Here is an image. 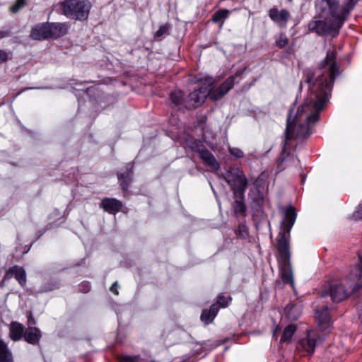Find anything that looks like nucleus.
I'll return each instance as SVG.
<instances>
[{"label": "nucleus", "instance_id": "nucleus-18", "mask_svg": "<svg viewBox=\"0 0 362 362\" xmlns=\"http://www.w3.org/2000/svg\"><path fill=\"white\" fill-rule=\"evenodd\" d=\"M200 158L207 163L212 170H218L219 165L218 162L216 160L214 156L209 152L207 150H202L199 152Z\"/></svg>", "mask_w": 362, "mask_h": 362}, {"label": "nucleus", "instance_id": "nucleus-4", "mask_svg": "<svg viewBox=\"0 0 362 362\" xmlns=\"http://www.w3.org/2000/svg\"><path fill=\"white\" fill-rule=\"evenodd\" d=\"M234 77H230L217 90L209 91L207 88H202L194 90L189 95L186 104L189 107H196L200 105L205 100L207 95L214 100L222 98L233 86Z\"/></svg>", "mask_w": 362, "mask_h": 362}, {"label": "nucleus", "instance_id": "nucleus-10", "mask_svg": "<svg viewBox=\"0 0 362 362\" xmlns=\"http://www.w3.org/2000/svg\"><path fill=\"white\" fill-rule=\"evenodd\" d=\"M321 341L318 333L315 331H310L308 333L307 337L302 340L300 346L309 355L313 354L315 346L317 341Z\"/></svg>", "mask_w": 362, "mask_h": 362}, {"label": "nucleus", "instance_id": "nucleus-32", "mask_svg": "<svg viewBox=\"0 0 362 362\" xmlns=\"http://www.w3.org/2000/svg\"><path fill=\"white\" fill-rule=\"evenodd\" d=\"M117 286V282H115L112 286L110 287V291L114 293L115 295H118V291L115 288V287Z\"/></svg>", "mask_w": 362, "mask_h": 362}, {"label": "nucleus", "instance_id": "nucleus-19", "mask_svg": "<svg viewBox=\"0 0 362 362\" xmlns=\"http://www.w3.org/2000/svg\"><path fill=\"white\" fill-rule=\"evenodd\" d=\"M218 311V307L216 305L211 306L209 310H204L201 315V320L206 324L211 323L215 318Z\"/></svg>", "mask_w": 362, "mask_h": 362}, {"label": "nucleus", "instance_id": "nucleus-12", "mask_svg": "<svg viewBox=\"0 0 362 362\" xmlns=\"http://www.w3.org/2000/svg\"><path fill=\"white\" fill-rule=\"evenodd\" d=\"M269 15L274 22L280 25H285L290 18L289 12L284 9L273 8L270 9Z\"/></svg>", "mask_w": 362, "mask_h": 362}, {"label": "nucleus", "instance_id": "nucleus-35", "mask_svg": "<svg viewBox=\"0 0 362 362\" xmlns=\"http://www.w3.org/2000/svg\"><path fill=\"white\" fill-rule=\"evenodd\" d=\"M317 9L319 11L320 10L321 13H323L325 12V11L324 9H322V6L320 5H317Z\"/></svg>", "mask_w": 362, "mask_h": 362}, {"label": "nucleus", "instance_id": "nucleus-2", "mask_svg": "<svg viewBox=\"0 0 362 362\" xmlns=\"http://www.w3.org/2000/svg\"><path fill=\"white\" fill-rule=\"evenodd\" d=\"M296 219L295 209L289 206L286 209L285 217L281 222V231L278 239V250L281 256L280 274L282 280L293 285V272L289 261L288 238L289 233Z\"/></svg>", "mask_w": 362, "mask_h": 362}, {"label": "nucleus", "instance_id": "nucleus-37", "mask_svg": "<svg viewBox=\"0 0 362 362\" xmlns=\"http://www.w3.org/2000/svg\"><path fill=\"white\" fill-rule=\"evenodd\" d=\"M360 317L361 318V320H362V313H361V315Z\"/></svg>", "mask_w": 362, "mask_h": 362}, {"label": "nucleus", "instance_id": "nucleus-36", "mask_svg": "<svg viewBox=\"0 0 362 362\" xmlns=\"http://www.w3.org/2000/svg\"><path fill=\"white\" fill-rule=\"evenodd\" d=\"M358 209L361 211V213L362 214V204L359 205Z\"/></svg>", "mask_w": 362, "mask_h": 362}, {"label": "nucleus", "instance_id": "nucleus-23", "mask_svg": "<svg viewBox=\"0 0 362 362\" xmlns=\"http://www.w3.org/2000/svg\"><path fill=\"white\" fill-rule=\"evenodd\" d=\"M229 11L226 9H222L216 12L213 16V21L215 23L223 22L228 16Z\"/></svg>", "mask_w": 362, "mask_h": 362}, {"label": "nucleus", "instance_id": "nucleus-27", "mask_svg": "<svg viewBox=\"0 0 362 362\" xmlns=\"http://www.w3.org/2000/svg\"><path fill=\"white\" fill-rule=\"evenodd\" d=\"M229 151L230 154L234 156L235 158H241L243 156V152L238 148L230 147Z\"/></svg>", "mask_w": 362, "mask_h": 362}, {"label": "nucleus", "instance_id": "nucleus-9", "mask_svg": "<svg viewBox=\"0 0 362 362\" xmlns=\"http://www.w3.org/2000/svg\"><path fill=\"white\" fill-rule=\"evenodd\" d=\"M315 318L322 332H329L331 327V318L327 306L316 309Z\"/></svg>", "mask_w": 362, "mask_h": 362}, {"label": "nucleus", "instance_id": "nucleus-8", "mask_svg": "<svg viewBox=\"0 0 362 362\" xmlns=\"http://www.w3.org/2000/svg\"><path fill=\"white\" fill-rule=\"evenodd\" d=\"M226 180L235 192L243 193L246 188L247 181L245 176L240 172L228 174L226 177Z\"/></svg>", "mask_w": 362, "mask_h": 362}, {"label": "nucleus", "instance_id": "nucleus-33", "mask_svg": "<svg viewBox=\"0 0 362 362\" xmlns=\"http://www.w3.org/2000/svg\"><path fill=\"white\" fill-rule=\"evenodd\" d=\"M280 333V329L277 327L274 330V336L275 337H276L277 334H279Z\"/></svg>", "mask_w": 362, "mask_h": 362}, {"label": "nucleus", "instance_id": "nucleus-1", "mask_svg": "<svg viewBox=\"0 0 362 362\" xmlns=\"http://www.w3.org/2000/svg\"><path fill=\"white\" fill-rule=\"evenodd\" d=\"M320 66H327L329 76L316 74L314 79L308 81L312 84L311 90L315 94V100L305 101L296 111H291L286 127V137L291 139L295 135L304 136L309 133V125L315 122L324 105L329 100L332 91V85L338 71L335 53L329 51Z\"/></svg>", "mask_w": 362, "mask_h": 362}, {"label": "nucleus", "instance_id": "nucleus-22", "mask_svg": "<svg viewBox=\"0 0 362 362\" xmlns=\"http://www.w3.org/2000/svg\"><path fill=\"white\" fill-rule=\"evenodd\" d=\"M295 332H296V327L294 325H290L287 326L284 329V330L281 334L280 342L281 343L289 342Z\"/></svg>", "mask_w": 362, "mask_h": 362}, {"label": "nucleus", "instance_id": "nucleus-5", "mask_svg": "<svg viewBox=\"0 0 362 362\" xmlns=\"http://www.w3.org/2000/svg\"><path fill=\"white\" fill-rule=\"evenodd\" d=\"M91 7L89 0H64L61 4L62 13L68 18L77 21L86 20Z\"/></svg>", "mask_w": 362, "mask_h": 362}, {"label": "nucleus", "instance_id": "nucleus-6", "mask_svg": "<svg viewBox=\"0 0 362 362\" xmlns=\"http://www.w3.org/2000/svg\"><path fill=\"white\" fill-rule=\"evenodd\" d=\"M349 294L343 282L339 280L332 281L322 291V296L329 295L333 301L339 302L344 300Z\"/></svg>", "mask_w": 362, "mask_h": 362}, {"label": "nucleus", "instance_id": "nucleus-21", "mask_svg": "<svg viewBox=\"0 0 362 362\" xmlns=\"http://www.w3.org/2000/svg\"><path fill=\"white\" fill-rule=\"evenodd\" d=\"M0 362H13L12 354L6 344L0 339Z\"/></svg>", "mask_w": 362, "mask_h": 362}, {"label": "nucleus", "instance_id": "nucleus-13", "mask_svg": "<svg viewBox=\"0 0 362 362\" xmlns=\"http://www.w3.org/2000/svg\"><path fill=\"white\" fill-rule=\"evenodd\" d=\"M13 274H15V277L20 284L23 286L25 284L26 274L25 270L23 268L19 267L18 266H14L11 267L6 273L4 279H11Z\"/></svg>", "mask_w": 362, "mask_h": 362}, {"label": "nucleus", "instance_id": "nucleus-24", "mask_svg": "<svg viewBox=\"0 0 362 362\" xmlns=\"http://www.w3.org/2000/svg\"><path fill=\"white\" fill-rule=\"evenodd\" d=\"M170 100L175 105L181 104L184 101L182 92L181 90H175L170 94Z\"/></svg>", "mask_w": 362, "mask_h": 362}, {"label": "nucleus", "instance_id": "nucleus-28", "mask_svg": "<svg viewBox=\"0 0 362 362\" xmlns=\"http://www.w3.org/2000/svg\"><path fill=\"white\" fill-rule=\"evenodd\" d=\"M138 361L137 356H122L119 358L120 362H137Z\"/></svg>", "mask_w": 362, "mask_h": 362}, {"label": "nucleus", "instance_id": "nucleus-15", "mask_svg": "<svg viewBox=\"0 0 362 362\" xmlns=\"http://www.w3.org/2000/svg\"><path fill=\"white\" fill-rule=\"evenodd\" d=\"M101 206L104 209L105 211L110 213H113L120 210L122 204L120 202L115 199L107 198L102 201Z\"/></svg>", "mask_w": 362, "mask_h": 362}, {"label": "nucleus", "instance_id": "nucleus-25", "mask_svg": "<svg viewBox=\"0 0 362 362\" xmlns=\"http://www.w3.org/2000/svg\"><path fill=\"white\" fill-rule=\"evenodd\" d=\"M25 5V0H16V3L11 6L10 11L12 13H17Z\"/></svg>", "mask_w": 362, "mask_h": 362}, {"label": "nucleus", "instance_id": "nucleus-7", "mask_svg": "<svg viewBox=\"0 0 362 362\" xmlns=\"http://www.w3.org/2000/svg\"><path fill=\"white\" fill-rule=\"evenodd\" d=\"M349 287L352 291H356L362 287V262L358 263L351 270L348 276Z\"/></svg>", "mask_w": 362, "mask_h": 362}, {"label": "nucleus", "instance_id": "nucleus-3", "mask_svg": "<svg viewBox=\"0 0 362 362\" xmlns=\"http://www.w3.org/2000/svg\"><path fill=\"white\" fill-rule=\"evenodd\" d=\"M358 0H345L342 8H339V4L334 0L333 5L326 4L329 7V13L325 15V21L316 22V32L321 34L335 35L342 26L349 11L354 8Z\"/></svg>", "mask_w": 362, "mask_h": 362}, {"label": "nucleus", "instance_id": "nucleus-34", "mask_svg": "<svg viewBox=\"0 0 362 362\" xmlns=\"http://www.w3.org/2000/svg\"><path fill=\"white\" fill-rule=\"evenodd\" d=\"M323 2H325L326 4H331V5H333L334 3V0H322Z\"/></svg>", "mask_w": 362, "mask_h": 362}, {"label": "nucleus", "instance_id": "nucleus-20", "mask_svg": "<svg viewBox=\"0 0 362 362\" xmlns=\"http://www.w3.org/2000/svg\"><path fill=\"white\" fill-rule=\"evenodd\" d=\"M23 327L18 322H13L10 327V337L13 341H18L23 336Z\"/></svg>", "mask_w": 362, "mask_h": 362}, {"label": "nucleus", "instance_id": "nucleus-11", "mask_svg": "<svg viewBox=\"0 0 362 362\" xmlns=\"http://www.w3.org/2000/svg\"><path fill=\"white\" fill-rule=\"evenodd\" d=\"M30 36L35 40H42L49 37V23H40L30 30Z\"/></svg>", "mask_w": 362, "mask_h": 362}, {"label": "nucleus", "instance_id": "nucleus-29", "mask_svg": "<svg viewBox=\"0 0 362 362\" xmlns=\"http://www.w3.org/2000/svg\"><path fill=\"white\" fill-rule=\"evenodd\" d=\"M168 30V25H163L159 28V29L156 33L155 36L157 37H162L164 34H165Z\"/></svg>", "mask_w": 362, "mask_h": 362}, {"label": "nucleus", "instance_id": "nucleus-30", "mask_svg": "<svg viewBox=\"0 0 362 362\" xmlns=\"http://www.w3.org/2000/svg\"><path fill=\"white\" fill-rule=\"evenodd\" d=\"M8 58V54L6 52L0 50V64L6 62Z\"/></svg>", "mask_w": 362, "mask_h": 362}, {"label": "nucleus", "instance_id": "nucleus-17", "mask_svg": "<svg viewBox=\"0 0 362 362\" xmlns=\"http://www.w3.org/2000/svg\"><path fill=\"white\" fill-rule=\"evenodd\" d=\"M40 337L41 334L40 330L35 327L28 328L24 335L25 341L33 344H37L39 341Z\"/></svg>", "mask_w": 362, "mask_h": 362}, {"label": "nucleus", "instance_id": "nucleus-16", "mask_svg": "<svg viewBox=\"0 0 362 362\" xmlns=\"http://www.w3.org/2000/svg\"><path fill=\"white\" fill-rule=\"evenodd\" d=\"M66 33V28L62 23H49V37H59Z\"/></svg>", "mask_w": 362, "mask_h": 362}, {"label": "nucleus", "instance_id": "nucleus-14", "mask_svg": "<svg viewBox=\"0 0 362 362\" xmlns=\"http://www.w3.org/2000/svg\"><path fill=\"white\" fill-rule=\"evenodd\" d=\"M285 313L287 317L291 320H297L301 315L302 306L297 303L288 304L285 308Z\"/></svg>", "mask_w": 362, "mask_h": 362}, {"label": "nucleus", "instance_id": "nucleus-26", "mask_svg": "<svg viewBox=\"0 0 362 362\" xmlns=\"http://www.w3.org/2000/svg\"><path fill=\"white\" fill-rule=\"evenodd\" d=\"M288 42V38L284 35H280L276 41V45L279 48H283L287 45Z\"/></svg>", "mask_w": 362, "mask_h": 362}, {"label": "nucleus", "instance_id": "nucleus-31", "mask_svg": "<svg viewBox=\"0 0 362 362\" xmlns=\"http://www.w3.org/2000/svg\"><path fill=\"white\" fill-rule=\"evenodd\" d=\"M218 303H219L221 307H226L228 303V298L224 296H220L218 299Z\"/></svg>", "mask_w": 362, "mask_h": 362}]
</instances>
